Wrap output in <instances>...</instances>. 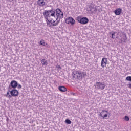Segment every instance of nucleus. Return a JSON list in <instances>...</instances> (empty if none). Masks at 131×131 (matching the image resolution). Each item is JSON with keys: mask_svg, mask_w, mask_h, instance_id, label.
Segmentation results:
<instances>
[{"mask_svg": "<svg viewBox=\"0 0 131 131\" xmlns=\"http://www.w3.org/2000/svg\"><path fill=\"white\" fill-rule=\"evenodd\" d=\"M43 15L44 16V18L46 20L48 21V22H50V23H53L52 21V20H53V18H52L51 17H54V18H56V10L54 9H52L50 10H45Z\"/></svg>", "mask_w": 131, "mask_h": 131, "instance_id": "obj_1", "label": "nucleus"}, {"mask_svg": "<svg viewBox=\"0 0 131 131\" xmlns=\"http://www.w3.org/2000/svg\"><path fill=\"white\" fill-rule=\"evenodd\" d=\"M55 16H56V20H54L51 23L52 26H58L60 23V19H63L64 13L60 8H57L55 10Z\"/></svg>", "mask_w": 131, "mask_h": 131, "instance_id": "obj_2", "label": "nucleus"}, {"mask_svg": "<svg viewBox=\"0 0 131 131\" xmlns=\"http://www.w3.org/2000/svg\"><path fill=\"white\" fill-rule=\"evenodd\" d=\"M72 76L74 78L79 79V78L81 79L85 77L86 76V72H81L80 71H74L72 72Z\"/></svg>", "mask_w": 131, "mask_h": 131, "instance_id": "obj_3", "label": "nucleus"}, {"mask_svg": "<svg viewBox=\"0 0 131 131\" xmlns=\"http://www.w3.org/2000/svg\"><path fill=\"white\" fill-rule=\"evenodd\" d=\"M116 38H119L120 40L123 42H125V41L127 39L126 34L125 32H122L121 31L117 33Z\"/></svg>", "mask_w": 131, "mask_h": 131, "instance_id": "obj_4", "label": "nucleus"}, {"mask_svg": "<svg viewBox=\"0 0 131 131\" xmlns=\"http://www.w3.org/2000/svg\"><path fill=\"white\" fill-rule=\"evenodd\" d=\"M95 88L98 90L102 91V90H104V89H105V83L103 82H97L96 83Z\"/></svg>", "mask_w": 131, "mask_h": 131, "instance_id": "obj_5", "label": "nucleus"}, {"mask_svg": "<svg viewBox=\"0 0 131 131\" xmlns=\"http://www.w3.org/2000/svg\"><path fill=\"white\" fill-rule=\"evenodd\" d=\"M65 22L67 24H71V25L73 26L75 24V20L73 19L72 17H69L66 18Z\"/></svg>", "mask_w": 131, "mask_h": 131, "instance_id": "obj_6", "label": "nucleus"}, {"mask_svg": "<svg viewBox=\"0 0 131 131\" xmlns=\"http://www.w3.org/2000/svg\"><path fill=\"white\" fill-rule=\"evenodd\" d=\"M99 116L102 117L103 119H105L106 117H108V111L102 110L99 114Z\"/></svg>", "mask_w": 131, "mask_h": 131, "instance_id": "obj_7", "label": "nucleus"}, {"mask_svg": "<svg viewBox=\"0 0 131 131\" xmlns=\"http://www.w3.org/2000/svg\"><path fill=\"white\" fill-rule=\"evenodd\" d=\"M79 23H80V24H82L83 25H84L89 23V19L87 17H84L80 19V20H79Z\"/></svg>", "mask_w": 131, "mask_h": 131, "instance_id": "obj_8", "label": "nucleus"}, {"mask_svg": "<svg viewBox=\"0 0 131 131\" xmlns=\"http://www.w3.org/2000/svg\"><path fill=\"white\" fill-rule=\"evenodd\" d=\"M108 62V59L106 58H103L101 60V66L102 68H104L107 65V63Z\"/></svg>", "mask_w": 131, "mask_h": 131, "instance_id": "obj_9", "label": "nucleus"}, {"mask_svg": "<svg viewBox=\"0 0 131 131\" xmlns=\"http://www.w3.org/2000/svg\"><path fill=\"white\" fill-rule=\"evenodd\" d=\"M9 86H11L12 89H16L18 86V82H17V81L13 80L11 82Z\"/></svg>", "mask_w": 131, "mask_h": 131, "instance_id": "obj_10", "label": "nucleus"}, {"mask_svg": "<svg viewBox=\"0 0 131 131\" xmlns=\"http://www.w3.org/2000/svg\"><path fill=\"white\" fill-rule=\"evenodd\" d=\"M10 94L12 97H17V96H18V94H19V92H18V90L13 89L10 91Z\"/></svg>", "mask_w": 131, "mask_h": 131, "instance_id": "obj_11", "label": "nucleus"}, {"mask_svg": "<svg viewBox=\"0 0 131 131\" xmlns=\"http://www.w3.org/2000/svg\"><path fill=\"white\" fill-rule=\"evenodd\" d=\"M37 3V5L40 6V7H44L45 5H46L45 0H38Z\"/></svg>", "mask_w": 131, "mask_h": 131, "instance_id": "obj_12", "label": "nucleus"}, {"mask_svg": "<svg viewBox=\"0 0 131 131\" xmlns=\"http://www.w3.org/2000/svg\"><path fill=\"white\" fill-rule=\"evenodd\" d=\"M122 11V10L121 8H117L114 11V13L115 15H117V16L120 15L121 14V12Z\"/></svg>", "mask_w": 131, "mask_h": 131, "instance_id": "obj_13", "label": "nucleus"}, {"mask_svg": "<svg viewBox=\"0 0 131 131\" xmlns=\"http://www.w3.org/2000/svg\"><path fill=\"white\" fill-rule=\"evenodd\" d=\"M95 4H91L88 7V10L89 11H90V12H91V13L93 12V11L94 10V8H95Z\"/></svg>", "mask_w": 131, "mask_h": 131, "instance_id": "obj_14", "label": "nucleus"}, {"mask_svg": "<svg viewBox=\"0 0 131 131\" xmlns=\"http://www.w3.org/2000/svg\"><path fill=\"white\" fill-rule=\"evenodd\" d=\"M58 90L60 92H67V88L64 86H60L58 87Z\"/></svg>", "mask_w": 131, "mask_h": 131, "instance_id": "obj_15", "label": "nucleus"}, {"mask_svg": "<svg viewBox=\"0 0 131 131\" xmlns=\"http://www.w3.org/2000/svg\"><path fill=\"white\" fill-rule=\"evenodd\" d=\"M41 63L42 66H47L48 65V61L46 59L41 60Z\"/></svg>", "mask_w": 131, "mask_h": 131, "instance_id": "obj_16", "label": "nucleus"}, {"mask_svg": "<svg viewBox=\"0 0 131 131\" xmlns=\"http://www.w3.org/2000/svg\"><path fill=\"white\" fill-rule=\"evenodd\" d=\"M98 8H100V6H95V7L93 9V10H92V12H91V13L95 14V13H97V12H98Z\"/></svg>", "mask_w": 131, "mask_h": 131, "instance_id": "obj_17", "label": "nucleus"}, {"mask_svg": "<svg viewBox=\"0 0 131 131\" xmlns=\"http://www.w3.org/2000/svg\"><path fill=\"white\" fill-rule=\"evenodd\" d=\"M40 45L41 46H44L45 47H46V45H47V44L46 43V42H45V40H41L40 41Z\"/></svg>", "mask_w": 131, "mask_h": 131, "instance_id": "obj_18", "label": "nucleus"}, {"mask_svg": "<svg viewBox=\"0 0 131 131\" xmlns=\"http://www.w3.org/2000/svg\"><path fill=\"white\" fill-rule=\"evenodd\" d=\"M111 35H112L111 38H112L113 39H115V38H116L115 32H113V33L111 34Z\"/></svg>", "mask_w": 131, "mask_h": 131, "instance_id": "obj_19", "label": "nucleus"}, {"mask_svg": "<svg viewBox=\"0 0 131 131\" xmlns=\"http://www.w3.org/2000/svg\"><path fill=\"white\" fill-rule=\"evenodd\" d=\"M66 123H67V124H71V121L69 119H67L66 120Z\"/></svg>", "mask_w": 131, "mask_h": 131, "instance_id": "obj_20", "label": "nucleus"}, {"mask_svg": "<svg viewBox=\"0 0 131 131\" xmlns=\"http://www.w3.org/2000/svg\"><path fill=\"white\" fill-rule=\"evenodd\" d=\"M124 120L125 121H128L129 120V117H128L127 116H125L124 117Z\"/></svg>", "mask_w": 131, "mask_h": 131, "instance_id": "obj_21", "label": "nucleus"}, {"mask_svg": "<svg viewBox=\"0 0 131 131\" xmlns=\"http://www.w3.org/2000/svg\"><path fill=\"white\" fill-rule=\"evenodd\" d=\"M126 80H127L128 81H131V76H127L126 78Z\"/></svg>", "mask_w": 131, "mask_h": 131, "instance_id": "obj_22", "label": "nucleus"}, {"mask_svg": "<svg viewBox=\"0 0 131 131\" xmlns=\"http://www.w3.org/2000/svg\"><path fill=\"white\" fill-rule=\"evenodd\" d=\"M17 87L18 89H19V90L22 89V85H21V84H20L17 83Z\"/></svg>", "mask_w": 131, "mask_h": 131, "instance_id": "obj_23", "label": "nucleus"}, {"mask_svg": "<svg viewBox=\"0 0 131 131\" xmlns=\"http://www.w3.org/2000/svg\"><path fill=\"white\" fill-rule=\"evenodd\" d=\"M46 21L47 22V25H49L50 27H51V24H52V23H50V21L47 20V19H46ZM51 23V24H50Z\"/></svg>", "mask_w": 131, "mask_h": 131, "instance_id": "obj_24", "label": "nucleus"}, {"mask_svg": "<svg viewBox=\"0 0 131 131\" xmlns=\"http://www.w3.org/2000/svg\"><path fill=\"white\" fill-rule=\"evenodd\" d=\"M97 11H98V12H102V8L99 7V8H98Z\"/></svg>", "mask_w": 131, "mask_h": 131, "instance_id": "obj_25", "label": "nucleus"}, {"mask_svg": "<svg viewBox=\"0 0 131 131\" xmlns=\"http://www.w3.org/2000/svg\"><path fill=\"white\" fill-rule=\"evenodd\" d=\"M6 97H7V98H12V95H6Z\"/></svg>", "mask_w": 131, "mask_h": 131, "instance_id": "obj_26", "label": "nucleus"}, {"mask_svg": "<svg viewBox=\"0 0 131 131\" xmlns=\"http://www.w3.org/2000/svg\"><path fill=\"white\" fill-rule=\"evenodd\" d=\"M128 86L129 88V89H131V83L128 84Z\"/></svg>", "mask_w": 131, "mask_h": 131, "instance_id": "obj_27", "label": "nucleus"}, {"mask_svg": "<svg viewBox=\"0 0 131 131\" xmlns=\"http://www.w3.org/2000/svg\"><path fill=\"white\" fill-rule=\"evenodd\" d=\"M10 95V93L9 92H7L6 96H9Z\"/></svg>", "mask_w": 131, "mask_h": 131, "instance_id": "obj_28", "label": "nucleus"}]
</instances>
